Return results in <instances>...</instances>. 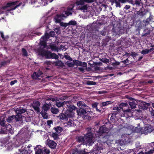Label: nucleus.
Here are the masks:
<instances>
[{
	"instance_id": "1",
	"label": "nucleus",
	"mask_w": 154,
	"mask_h": 154,
	"mask_svg": "<svg viewBox=\"0 0 154 154\" xmlns=\"http://www.w3.org/2000/svg\"><path fill=\"white\" fill-rule=\"evenodd\" d=\"M87 133L85 136H79L77 137V141L79 143H84L85 141V137L86 139V143L91 146L94 143L93 138L95 132L94 128H88L86 129Z\"/></svg>"
},
{
	"instance_id": "2",
	"label": "nucleus",
	"mask_w": 154,
	"mask_h": 154,
	"mask_svg": "<svg viewBox=\"0 0 154 154\" xmlns=\"http://www.w3.org/2000/svg\"><path fill=\"white\" fill-rule=\"evenodd\" d=\"M74 6L70 8L68 7L66 11H64L60 14H57L54 17V21L56 23H60L61 21L66 18L69 15H72Z\"/></svg>"
},
{
	"instance_id": "3",
	"label": "nucleus",
	"mask_w": 154,
	"mask_h": 154,
	"mask_svg": "<svg viewBox=\"0 0 154 154\" xmlns=\"http://www.w3.org/2000/svg\"><path fill=\"white\" fill-rule=\"evenodd\" d=\"M15 112L16 113V116L17 120L18 119L20 125H23L25 119L26 121V118L24 116V114L26 112V109L23 108H17L15 110Z\"/></svg>"
},
{
	"instance_id": "4",
	"label": "nucleus",
	"mask_w": 154,
	"mask_h": 154,
	"mask_svg": "<svg viewBox=\"0 0 154 154\" xmlns=\"http://www.w3.org/2000/svg\"><path fill=\"white\" fill-rule=\"evenodd\" d=\"M41 54L44 56L46 59H58L59 57L54 53H51L50 51L42 50L41 52Z\"/></svg>"
},
{
	"instance_id": "5",
	"label": "nucleus",
	"mask_w": 154,
	"mask_h": 154,
	"mask_svg": "<svg viewBox=\"0 0 154 154\" xmlns=\"http://www.w3.org/2000/svg\"><path fill=\"white\" fill-rule=\"evenodd\" d=\"M21 4V3H19V1H18L9 2L6 4L4 8H5L10 7V8L7 10L8 11H10L15 9L17 8Z\"/></svg>"
},
{
	"instance_id": "6",
	"label": "nucleus",
	"mask_w": 154,
	"mask_h": 154,
	"mask_svg": "<svg viewBox=\"0 0 154 154\" xmlns=\"http://www.w3.org/2000/svg\"><path fill=\"white\" fill-rule=\"evenodd\" d=\"M35 154H49L50 151L49 149H39L36 146L35 149Z\"/></svg>"
},
{
	"instance_id": "7",
	"label": "nucleus",
	"mask_w": 154,
	"mask_h": 154,
	"mask_svg": "<svg viewBox=\"0 0 154 154\" xmlns=\"http://www.w3.org/2000/svg\"><path fill=\"white\" fill-rule=\"evenodd\" d=\"M90 108L89 109H87L80 108L77 110V112L79 116H82V117H83L85 114H87V113L90 112Z\"/></svg>"
},
{
	"instance_id": "8",
	"label": "nucleus",
	"mask_w": 154,
	"mask_h": 154,
	"mask_svg": "<svg viewBox=\"0 0 154 154\" xmlns=\"http://www.w3.org/2000/svg\"><path fill=\"white\" fill-rule=\"evenodd\" d=\"M67 102L69 103V104H66V110L68 111L69 112H72L74 110H76V107L72 105V103L70 101H67Z\"/></svg>"
},
{
	"instance_id": "9",
	"label": "nucleus",
	"mask_w": 154,
	"mask_h": 154,
	"mask_svg": "<svg viewBox=\"0 0 154 154\" xmlns=\"http://www.w3.org/2000/svg\"><path fill=\"white\" fill-rule=\"evenodd\" d=\"M151 105L150 103H147L145 102H141L139 105V108L143 110L146 109Z\"/></svg>"
},
{
	"instance_id": "10",
	"label": "nucleus",
	"mask_w": 154,
	"mask_h": 154,
	"mask_svg": "<svg viewBox=\"0 0 154 154\" xmlns=\"http://www.w3.org/2000/svg\"><path fill=\"white\" fill-rule=\"evenodd\" d=\"M109 131L108 128L104 125L101 126L99 129V133L101 134L105 133L107 134Z\"/></svg>"
},
{
	"instance_id": "11",
	"label": "nucleus",
	"mask_w": 154,
	"mask_h": 154,
	"mask_svg": "<svg viewBox=\"0 0 154 154\" xmlns=\"http://www.w3.org/2000/svg\"><path fill=\"white\" fill-rule=\"evenodd\" d=\"M77 105L79 107V108L85 109H89V107L83 101H79L77 102Z\"/></svg>"
},
{
	"instance_id": "12",
	"label": "nucleus",
	"mask_w": 154,
	"mask_h": 154,
	"mask_svg": "<svg viewBox=\"0 0 154 154\" xmlns=\"http://www.w3.org/2000/svg\"><path fill=\"white\" fill-rule=\"evenodd\" d=\"M98 103H95L92 104V106L95 109L97 112H98L100 113H102L104 112V110H102L101 109V108H100V106L99 107L98 106Z\"/></svg>"
},
{
	"instance_id": "13",
	"label": "nucleus",
	"mask_w": 154,
	"mask_h": 154,
	"mask_svg": "<svg viewBox=\"0 0 154 154\" xmlns=\"http://www.w3.org/2000/svg\"><path fill=\"white\" fill-rule=\"evenodd\" d=\"M67 101H65L62 102H56V106L58 107H64V108L66 107V104H69V103L67 102Z\"/></svg>"
},
{
	"instance_id": "14",
	"label": "nucleus",
	"mask_w": 154,
	"mask_h": 154,
	"mask_svg": "<svg viewBox=\"0 0 154 154\" xmlns=\"http://www.w3.org/2000/svg\"><path fill=\"white\" fill-rule=\"evenodd\" d=\"M23 146H22L21 149H19V152L20 154H30L32 152L31 150L28 149V150H25V149L23 148Z\"/></svg>"
},
{
	"instance_id": "15",
	"label": "nucleus",
	"mask_w": 154,
	"mask_h": 154,
	"mask_svg": "<svg viewBox=\"0 0 154 154\" xmlns=\"http://www.w3.org/2000/svg\"><path fill=\"white\" fill-rule=\"evenodd\" d=\"M111 103V101H109L102 102L100 104V105H99V106H100V107L101 108V109L102 110L104 111L105 108H103V107L106 106H107Z\"/></svg>"
},
{
	"instance_id": "16",
	"label": "nucleus",
	"mask_w": 154,
	"mask_h": 154,
	"mask_svg": "<svg viewBox=\"0 0 154 154\" xmlns=\"http://www.w3.org/2000/svg\"><path fill=\"white\" fill-rule=\"evenodd\" d=\"M48 146L52 149H54L55 148L57 144L53 140H49L48 141L47 143Z\"/></svg>"
},
{
	"instance_id": "17",
	"label": "nucleus",
	"mask_w": 154,
	"mask_h": 154,
	"mask_svg": "<svg viewBox=\"0 0 154 154\" xmlns=\"http://www.w3.org/2000/svg\"><path fill=\"white\" fill-rule=\"evenodd\" d=\"M118 29L119 30V31L117 32L116 31V29H115L114 28H112V31L113 32H116V33L119 34H122L123 33H124L125 32V30L123 29H122V28L121 27H118V29Z\"/></svg>"
},
{
	"instance_id": "18",
	"label": "nucleus",
	"mask_w": 154,
	"mask_h": 154,
	"mask_svg": "<svg viewBox=\"0 0 154 154\" xmlns=\"http://www.w3.org/2000/svg\"><path fill=\"white\" fill-rule=\"evenodd\" d=\"M15 119L16 122H19L18 119L17 120L16 119V116L15 115H13L9 117L6 119L7 121L9 123L11 122L14 119Z\"/></svg>"
},
{
	"instance_id": "19",
	"label": "nucleus",
	"mask_w": 154,
	"mask_h": 154,
	"mask_svg": "<svg viewBox=\"0 0 154 154\" xmlns=\"http://www.w3.org/2000/svg\"><path fill=\"white\" fill-rule=\"evenodd\" d=\"M46 41L45 40L42 38H41L40 42V45L43 47V48H45L47 46Z\"/></svg>"
},
{
	"instance_id": "20",
	"label": "nucleus",
	"mask_w": 154,
	"mask_h": 154,
	"mask_svg": "<svg viewBox=\"0 0 154 154\" xmlns=\"http://www.w3.org/2000/svg\"><path fill=\"white\" fill-rule=\"evenodd\" d=\"M54 63L56 66H59L61 67H63L64 66V63L61 60H58L54 62Z\"/></svg>"
},
{
	"instance_id": "21",
	"label": "nucleus",
	"mask_w": 154,
	"mask_h": 154,
	"mask_svg": "<svg viewBox=\"0 0 154 154\" xmlns=\"http://www.w3.org/2000/svg\"><path fill=\"white\" fill-rule=\"evenodd\" d=\"M110 136L108 134V133L106 134L102 138V141L103 142L105 143L108 141Z\"/></svg>"
},
{
	"instance_id": "22",
	"label": "nucleus",
	"mask_w": 154,
	"mask_h": 154,
	"mask_svg": "<svg viewBox=\"0 0 154 154\" xmlns=\"http://www.w3.org/2000/svg\"><path fill=\"white\" fill-rule=\"evenodd\" d=\"M60 119L62 120H67V116L66 115L63 113H61L60 114L59 116Z\"/></svg>"
},
{
	"instance_id": "23",
	"label": "nucleus",
	"mask_w": 154,
	"mask_h": 154,
	"mask_svg": "<svg viewBox=\"0 0 154 154\" xmlns=\"http://www.w3.org/2000/svg\"><path fill=\"white\" fill-rule=\"evenodd\" d=\"M54 129L55 130L56 132L58 134L61 133L63 130L62 128L60 126H57L54 127Z\"/></svg>"
},
{
	"instance_id": "24",
	"label": "nucleus",
	"mask_w": 154,
	"mask_h": 154,
	"mask_svg": "<svg viewBox=\"0 0 154 154\" xmlns=\"http://www.w3.org/2000/svg\"><path fill=\"white\" fill-rule=\"evenodd\" d=\"M50 106L48 104L45 103L43 106L42 109L45 111H48L50 108Z\"/></svg>"
},
{
	"instance_id": "25",
	"label": "nucleus",
	"mask_w": 154,
	"mask_h": 154,
	"mask_svg": "<svg viewBox=\"0 0 154 154\" xmlns=\"http://www.w3.org/2000/svg\"><path fill=\"white\" fill-rule=\"evenodd\" d=\"M128 103L131 109H134L136 107V104L132 100L131 102L129 101Z\"/></svg>"
},
{
	"instance_id": "26",
	"label": "nucleus",
	"mask_w": 154,
	"mask_h": 154,
	"mask_svg": "<svg viewBox=\"0 0 154 154\" xmlns=\"http://www.w3.org/2000/svg\"><path fill=\"white\" fill-rule=\"evenodd\" d=\"M73 61L75 65L77 66H82V62L81 61L74 60Z\"/></svg>"
},
{
	"instance_id": "27",
	"label": "nucleus",
	"mask_w": 154,
	"mask_h": 154,
	"mask_svg": "<svg viewBox=\"0 0 154 154\" xmlns=\"http://www.w3.org/2000/svg\"><path fill=\"white\" fill-rule=\"evenodd\" d=\"M116 114L117 113H116V112H115L114 113L112 114L110 118V120L111 121H112V122H115L116 118Z\"/></svg>"
},
{
	"instance_id": "28",
	"label": "nucleus",
	"mask_w": 154,
	"mask_h": 154,
	"mask_svg": "<svg viewBox=\"0 0 154 154\" xmlns=\"http://www.w3.org/2000/svg\"><path fill=\"white\" fill-rule=\"evenodd\" d=\"M50 48L52 51H56L57 52H58L59 48L54 45H52L50 46Z\"/></svg>"
},
{
	"instance_id": "29",
	"label": "nucleus",
	"mask_w": 154,
	"mask_h": 154,
	"mask_svg": "<svg viewBox=\"0 0 154 154\" xmlns=\"http://www.w3.org/2000/svg\"><path fill=\"white\" fill-rule=\"evenodd\" d=\"M40 104V102L37 100H35L33 101L32 105V106H39Z\"/></svg>"
},
{
	"instance_id": "30",
	"label": "nucleus",
	"mask_w": 154,
	"mask_h": 154,
	"mask_svg": "<svg viewBox=\"0 0 154 154\" xmlns=\"http://www.w3.org/2000/svg\"><path fill=\"white\" fill-rule=\"evenodd\" d=\"M51 112L54 114H56L59 112V110L56 108L52 107L51 109Z\"/></svg>"
},
{
	"instance_id": "31",
	"label": "nucleus",
	"mask_w": 154,
	"mask_h": 154,
	"mask_svg": "<svg viewBox=\"0 0 154 154\" xmlns=\"http://www.w3.org/2000/svg\"><path fill=\"white\" fill-rule=\"evenodd\" d=\"M51 36L49 34L46 33V34L44 35L41 38H42V39L45 40L47 41L48 40V39Z\"/></svg>"
},
{
	"instance_id": "32",
	"label": "nucleus",
	"mask_w": 154,
	"mask_h": 154,
	"mask_svg": "<svg viewBox=\"0 0 154 154\" xmlns=\"http://www.w3.org/2000/svg\"><path fill=\"white\" fill-rule=\"evenodd\" d=\"M40 113L41 114L44 119H48V116L47 114V113L46 112L44 111L43 112L42 111Z\"/></svg>"
},
{
	"instance_id": "33",
	"label": "nucleus",
	"mask_w": 154,
	"mask_h": 154,
	"mask_svg": "<svg viewBox=\"0 0 154 154\" xmlns=\"http://www.w3.org/2000/svg\"><path fill=\"white\" fill-rule=\"evenodd\" d=\"M51 136L54 140H57L59 138L58 134L56 132L52 133Z\"/></svg>"
},
{
	"instance_id": "34",
	"label": "nucleus",
	"mask_w": 154,
	"mask_h": 154,
	"mask_svg": "<svg viewBox=\"0 0 154 154\" xmlns=\"http://www.w3.org/2000/svg\"><path fill=\"white\" fill-rule=\"evenodd\" d=\"M10 61L9 60H6V61H2L1 62L0 65L1 67L4 66L6 65L7 63H9Z\"/></svg>"
},
{
	"instance_id": "35",
	"label": "nucleus",
	"mask_w": 154,
	"mask_h": 154,
	"mask_svg": "<svg viewBox=\"0 0 154 154\" xmlns=\"http://www.w3.org/2000/svg\"><path fill=\"white\" fill-rule=\"evenodd\" d=\"M22 51L23 53V55L24 56L27 57L28 56V53L26 50L23 48H22Z\"/></svg>"
},
{
	"instance_id": "36",
	"label": "nucleus",
	"mask_w": 154,
	"mask_h": 154,
	"mask_svg": "<svg viewBox=\"0 0 154 154\" xmlns=\"http://www.w3.org/2000/svg\"><path fill=\"white\" fill-rule=\"evenodd\" d=\"M66 64L69 67H72L74 66L75 64L72 62H69V61H67L66 62Z\"/></svg>"
},
{
	"instance_id": "37",
	"label": "nucleus",
	"mask_w": 154,
	"mask_h": 154,
	"mask_svg": "<svg viewBox=\"0 0 154 154\" xmlns=\"http://www.w3.org/2000/svg\"><path fill=\"white\" fill-rule=\"evenodd\" d=\"M86 84L88 85H96V83L95 82L88 81L86 82Z\"/></svg>"
},
{
	"instance_id": "38",
	"label": "nucleus",
	"mask_w": 154,
	"mask_h": 154,
	"mask_svg": "<svg viewBox=\"0 0 154 154\" xmlns=\"http://www.w3.org/2000/svg\"><path fill=\"white\" fill-rule=\"evenodd\" d=\"M128 106V104L126 103H122L120 104V108L122 109L123 110V108L124 107H127Z\"/></svg>"
},
{
	"instance_id": "39",
	"label": "nucleus",
	"mask_w": 154,
	"mask_h": 154,
	"mask_svg": "<svg viewBox=\"0 0 154 154\" xmlns=\"http://www.w3.org/2000/svg\"><path fill=\"white\" fill-rule=\"evenodd\" d=\"M76 4L77 6L79 5H82L84 4V2L82 0L77 1L76 2Z\"/></svg>"
},
{
	"instance_id": "40",
	"label": "nucleus",
	"mask_w": 154,
	"mask_h": 154,
	"mask_svg": "<svg viewBox=\"0 0 154 154\" xmlns=\"http://www.w3.org/2000/svg\"><path fill=\"white\" fill-rule=\"evenodd\" d=\"M77 23L76 21L75 20H71L68 23L69 25H75Z\"/></svg>"
},
{
	"instance_id": "41",
	"label": "nucleus",
	"mask_w": 154,
	"mask_h": 154,
	"mask_svg": "<svg viewBox=\"0 0 154 154\" xmlns=\"http://www.w3.org/2000/svg\"><path fill=\"white\" fill-rule=\"evenodd\" d=\"M100 60L104 63H109V60L106 58H102L100 59Z\"/></svg>"
},
{
	"instance_id": "42",
	"label": "nucleus",
	"mask_w": 154,
	"mask_h": 154,
	"mask_svg": "<svg viewBox=\"0 0 154 154\" xmlns=\"http://www.w3.org/2000/svg\"><path fill=\"white\" fill-rule=\"evenodd\" d=\"M88 113L86 114H85L83 117H82V118L84 119H88V120H90L91 119V117L90 116L88 115Z\"/></svg>"
},
{
	"instance_id": "43",
	"label": "nucleus",
	"mask_w": 154,
	"mask_h": 154,
	"mask_svg": "<svg viewBox=\"0 0 154 154\" xmlns=\"http://www.w3.org/2000/svg\"><path fill=\"white\" fill-rule=\"evenodd\" d=\"M6 121L5 120H2L0 119V125L3 127H6L5 126Z\"/></svg>"
},
{
	"instance_id": "44",
	"label": "nucleus",
	"mask_w": 154,
	"mask_h": 154,
	"mask_svg": "<svg viewBox=\"0 0 154 154\" xmlns=\"http://www.w3.org/2000/svg\"><path fill=\"white\" fill-rule=\"evenodd\" d=\"M60 26L63 27H64L65 28L67 26H68V23H64L62 22H60Z\"/></svg>"
},
{
	"instance_id": "45",
	"label": "nucleus",
	"mask_w": 154,
	"mask_h": 154,
	"mask_svg": "<svg viewBox=\"0 0 154 154\" xmlns=\"http://www.w3.org/2000/svg\"><path fill=\"white\" fill-rule=\"evenodd\" d=\"M0 33L1 34V37L4 40H5L7 38H8V36L5 37L3 33L1 31L0 32Z\"/></svg>"
},
{
	"instance_id": "46",
	"label": "nucleus",
	"mask_w": 154,
	"mask_h": 154,
	"mask_svg": "<svg viewBox=\"0 0 154 154\" xmlns=\"http://www.w3.org/2000/svg\"><path fill=\"white\" fill-rule=\"evenodd\" d=\"M149 53V51L147 49L143 50L141 52V54H148Z\"/></svg>"
},
{
	"instance_id": "47",
	"label": "nucleus",
	"mask_w": 154,
	"mask_h": 154,
	"mask_svg": "<svg viewBox=\"0 0 154 154\" xmlns=\"http://www.w3.org/2000/svg\"><path fill=\"white\" fill-rule=\"evenodd\" d=\"M34 109L37 112H40V109L39 106H32Z\"/></svg>"
},
{
	"instance_id": "48",
	"label": "nucleus",
	"mask_w": 154,
	"mask_h": 154,
	"mask_svg": "<svg viewBox=\"0 0 154 154\" xmlns=\"http://www.w3.org/2000/svg\"><path fill=\"white\" fill-rule=\"evenodd\" d=\"M64 57L67 60H69L70 61H72V59L70 57V56L69 55H65Z\"/></svg>"
},
{
	"instance_id": "49",
	"label": "nucleus",
	"mask_w": 154,
	"mask_h": 154,
	"mask_svg": "<svg viewBox=\"0 0 154 154\" xmlns=\"http://www.w3.org/2000/svg\"><path fill=\"white\" fill-rule=\"evenodd\" d=\"M149 110L151 112V115L154 117V111L151 107H149Z\"/></svg>"
},
{
	"instance_id": "50",
	"label": "nucleus",
	"mask_w": 154,
	"mask_h": 154,
	"mask_svg": "<svg viewBox=\"0 0 154 154\" xmlns=\"http://www.w3.org/2000/svg\"><path fill=\"white\" fill-rule=\"evenodd\" d=\"M154 151V150L152 149L148 152H145V154H152Z\"/></svg>"
},
{
	"instance_id": "51",
	"label": "nucleus",
	"mask_w": 154,
	"mask_h": 154,
	"mask_svg": "<svg viewBox=\"0 0 154 154\" xmlns=\"http://www.w3.org/2000/svg\"><path fill=\"white\" fill-rule=\"evenodd\" d=\"M137 14L138 15L142 16H143L145 14L142 11H138Z\"/></svg>"
},
{
	"instance_id": "52",
	"label": "nucleus",
	"mask_w": 154,
	"mask_h": 154,
	"mask_svg": "<svg viewBox=\"0 0 154 154\" xmlns=\"http://www.w3.org/2000/svg\"><path fill=\"white\" fill-rule=\"evenodd\" d=\"M78 154H87V152L84 150H80L78 152Z\"/></svg>"
},
{
	"instance_id": "53",
	"label": "nucleus",
	"mask_w": 154,
	"mask_h": 154,
	"mask_svg": "<svg viewBox=\"0 0 154 154\" xmlns=\"http://www.w3.org/2000/svg\"><path fill=\"white\" fill-rule=\"evenodd\" d=\"M49 34L51 37L54 36L55 35V32L54 31H52L50 32Z\"/></svg>"
},
{
	"instance_id": "54",
	"label": "nucleus",
	"mask_w": 154,
	"mask_h": 154,
	"mask_svg": "<svg viewBox=\"0 0 154 154\" xmlns=\"http://www.w3.org/2000/svg\"><path fill=\"white\" fill-rule=\"evenodd\" d=\"M101 35L103 36H105L106 34V32L105 30H103L102 31H101L100 32Z\"/></svg>"
},
{
	"instance_id": "55",
	"label": "nucleus",
	"mask_w": 154,
	"mask_h": 154,
	"mask_svg": "<svg viewBox=\"0 0 154 154\" xmlns=\"http://www.w3.org/2000/svg\"><path fill=\"white\" fill-rule=\"evenodd\" d=\"M87 9V7L86 5H84L80 9L81 10H86Z\"/></svg>"
},
{
	"instance_id": "56",
	"label": "nucleus",
	"mask_w": 154,
	"mask_h": 154,
	"mask_svg": "<svg viewBox=\"0 0 154 154\" xmlns=\"http://www.w3.org/2000/svg\"><path fill=\"white\" fill-rule=\"evenodd\" d=\"M150 19L148 18L146 20L144 21V22L146 23V24L148 25L149 23V22H150Z\"/></svg>"
},
{
	"instance_id": "57",
	"label": "nucleus",
	"mask_w": 154,
	"mask_h": 154,
	"mask_svg": "<svg viewBox=\"0 0 154 154\" xmlns=\"http://www.w3.org/2000/svg\"><path fill=\"white\" fill-rule=\"evenodd\" d=\"M17 80H15L11 81L10 83V84L12 86L14 85L15 83L17 82Z\"/></svg>"
},
{
	"instance_id": "58",
	"label": "nucleus",
	"mask_w": 154,
	"mask_h": 154,
	"mask_svg": "<svg viewBox=\"0 0 154 154\" xmlns=\"http://www.w3.org/2000/svg\"><path fill=\"white\" fill-rule=\"evenodd\" d=\"M115 3L116 4V7H119L120 8L121 7L120 4V2L116 1H115Z\"/></svg>"
},
{
	"instance_id": "59",
	"label": "nucleus",
	"mask_w": 154,
	"mask_h": 154,
	"mask_svg": "<svg viewBox=\"0 0 154 154\" xmlns=\"http://www.w3.org/2000/svg\"><path fill=\"white\" fill-rule=\"evenodd\" d=\"M54 30L58 34L60 33V30L59 29L56 28Z\"/></svg>"
},
{
	"instance_id": "60",
	"label": "nucleus",
	"mask_w": 154,
	"mask_h": 154,
	"mask_svg": "<svg viewBox=\"0 0 154 154\" xmlns=\"http://www.w3.org/2000/svg\"><path fill=\"white\" fill-rule=\"evenodd\" d=\"M71 113L72 112H69V113L67 114L66 116H67V118L68 117L71 118L72 117V115L71 114Z\"/></svg>"
},
{
	"instance_id": "61",
	"label": "nucleus",
	"mask_w": 154,
	"mask_h": 154,
	"mask_svg": "<svg viewBox=\"0 0 154 154\" xmlns=\"http://www.w3.org/2000/svg\"><path fill=\"white\" fill-rule=\"evenodd\" d=\"M98 93L99 94H105L107 93V91H98Z\"/></svg>"
},
{
	"instance_id": "62",
	"label": "nucleus",
	"mask_w": 154,
	"mask_h": 154,
	"mask_svg": "<svg viewBox=\"0 0 154 154\" xmlns=\"http://www.w3.org/2000/svg\"><path fill=\"white\" fill-rule=\"evenodd\" d=\"M73 121L69 122V121L67 122V125L69 127L72 126V125Z\"/></svg>"
},
{
	"instance_id": "63",
	"label": "nucleus",
	"mask_w": 154,
	"mask_h": 154,
	"mask_svg": "<svg viewBox=\"0 0 154 154\" xmlns=\"http://www.w3.org/2000/svg\"><path fill=\"white\" fill-rule=\"evenodd\" d=\"M152 48L149 49H148L149 51V52H150L154 50V45H151Z\"/></svg>"
},
{
	"instance_id": "64",
	"label": "nucleus",
	"mask_w": 154,
	"mask_h": 154,
	"mask_svg": "<svg viewBox=\"0 0 154 154\" xmlns=\"http://www.w3.org/2000/svg\"><path fill=\"white\" fill-rule=\"evenodd\" d=\"M53 123V121L52 120H48L47 122V124L48 125H50Z\"/></svg>"
}]
</instances>
